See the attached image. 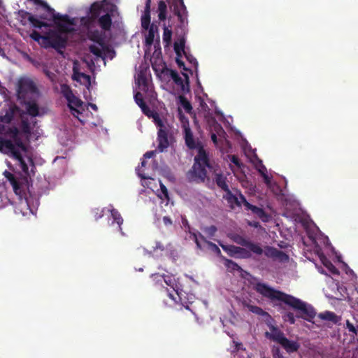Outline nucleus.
I'll return each instance as SVG.
<instances>
[{
  "mask_svg": "<svg viewBox=\"0 0 358 358\" xmlns=\"http://www.w3.org/2000/svg\"><path fill=\"white\" fill-rule=\"evenodd\" d=\"M178 115L183 128L186 145L189 149L196 151L194 158L195 162L192 169L188 174V177L191 180L203 181L206 177L207 169H210L208 164V156L201 143L194 138L189 127L188 118L182 114V110L191 113L192 107L190 102L182 94L178 96Z\"/></svg>",
  "mask_w": 358,
  "mask_h": 358,
  "instance_id": "4",
  "label": "nucleus"
},
{
  "mask_svg": "<svg viewBox=\"0 0 358 358\" xmlns=\"http://www.w3.org/2000/svg\"><path fill=\"white\" fill-rule=\"evenodd\" d=\"M235 348L232 351V358H252L245 349L242 348V345L234 342Z\"/></svg>",
  "mask_w": 358,
  "mask_h": 358,
  "instance_id": "22",
  "label": "nucleus"
},
{
  "mask_svg": "<svg viewBox=\"0 0 358 358\" xmlns=\"http://www.w3.org/2000/svg\"><path fill=\"white\" fill-rule=\"evenodd\" d=\"M319 317L322 320L331 321L334 324L338 323L341 320V317L340 316H338L333 312L330 311H326L320 313L319 315Z\"/></svg>",
  "mask_w": 358,
  "mask_h": 358,
  "instance_id": "25",
  "label": "nucleus"
},
{
  "mask_svg": "<svg viewBox=\"0 0 358 358\" xmlns=\"http://www.w3.org/2000/svg\"><path fill=\"white\" fill-rule=\"evenodd\" d=\"M225 264L228 268L234 269V270L238 268V266L237 264H234V262H232L231 261H229V260H226Z\"/></svg>",
  "mask_w": 358,
  "mask_h": 358,
  "instance_id": "35",
  "label": "nucleus"
},
{
  "mask_svg": "<svg viewBox=\"0 0 358 358\" xmlns=\"http://www.w3.org/2000/svg\"><path fill=\"white\" fill-rule=\"evenodd\" d=\"M142 32L145 37V55L149 56L152 45L155 52L150 58L152 69L158 78L162 82L173 80L176 85L178 92L185 94L189 92V73L191 70L185 66L182 58L185 57L192 66L197 71L198 63L194 57L187 54L185 50V40L180 38L174 43V50L176 54V62L179 68L183 69L182 76L166 68L165 64L160 57V50L158 49L159 34L157 25L150 24V0H146L144 10L141 17Z\"/></svg>",
  "mask_w": 358,
  "mask_h": 358,
  "instance_id": "3",
  "label": "nucleus"
},
{
  "mask_svg": "<svg viewBox=\"0 0 358 358\" xmlns=\"http://www.w3.org/2000/svg\"><path fill=\"white\" fill-rule=\"evenodd\" d=\"M193 236L198 248L201 249H208L217 255L220 253V250L219 248L214 243L206 241L201 236L199 235V238L196 234H191L190 237Z\"/></svg>",
  "mask_w": 358,
  "mask_h": 358,
  "instance_id": "15",
  "label": "nucleus"
},
{
  "mask_svg": "<svg viewBox=\"0 0 358 358\" xmlns=\"http://www.w3.org/2000/svg\"><path fill=\"white\" fill-rule=\"evenodd\" d=\"M163 222H164L165 226H169V225H171L172 224L171 220L168 217H166V216H164L163 217Z\"/></svg>",
  "mask_w": 358,
  "mask_h": 358,
  "instance_id": "38",
  "label": "nucleus"
},
{
  "mask_svg": "<svg viewBox=\"0 0 358 358\" xmlns=\"http://www.w3.org/2000/svg\"><path fill=\"white\" fill-rule=\"evenodd\" d=\"M153 277L154 280L157 282H161L163 280L166 285L170 287V289L166 288V292L168 296L173 301L176 303H180L185 306L186 308H188V306H185V304L187 301L192 302L194 296L191 295L187 297L186 293L180 289V285L173 276L169 275H153Z\"/></svg>",
  "mask_w": 358,
  "mask_h": 358,
  "instance_id": "9",
  "label": "nucleus"
},
{
  "mask_svg": "<svg viewBox=\"0 0 358 358\" xmlns=\"http://www.w3.org/2000/svg\"><path fill=\"white\" fill-rule=\"evenodd\" d=\"M221 247L224 250L227 252L230 255L234 256L236 257H248V253L242 248L232 246V245H224L220 244Z\"/></svg>",
  "mask_w": 358,
  "mask_h": 358,
  "instance_id": "18",
  "label": "nucleus"
},
{
  "mask_svg": "<svg viewBox=\"0 0 358 358\" xmlns=\"http://www.w3.org/2000/svg\"><path fill=\"white\" fill-rule=\"evenodd\" d=\"M0 198L2 201H3L4 199L8 200V201H10L9 199L5 194V185L3 183H0Z\"/></svg>",
  "mask_w": 358,
  "mask_h": 358,
  "instance_id": "32",
  "label": "nucleus"
},
{
  "mask_svg": "<svg viewBox=\"0 0 358 358\" xmlns=\"http://www.w3.org/2000/svg\"><path fill=\"white\" fill-rule=\"evenodd\" d=\"M169 179L170 180H173V177L170 176V177H169Z\"/></svg>",
  "mask_w": 358,
  "mask_h": 358,
  "instance_id": "43",
  "label": "nucleus"
},
{
  "mask_svg": "<svg viewBox=\"0 0 358 358\" xmlns=\"http://www.w3.org/2000/svg\"><path fill=\"white\" fill-rule=\"evenodd\" d=\"M48 76L50 78V79H51V80H53V78H52V76H50V75H48Z\"/></svg>",
  "mask_w": 358,
  "mask_h": 358,
  "instance_id": "46",
  "label": "nucleus"
},
{
  "mask_svg": "<svg viewBox=\"0 0 358 358\" xmlns=\"http://www.w3.org/2000/svg\"><path fill=\"white\" fill-rule=\"evenodd\" d=\"M245 246H247L248 250L250 252H252L253 253L261 254L262 252V248L258 245H255V244L248 242Z\"/></svg>",
  "mask_w": 358,
  "mask_h": 358,
  "instance_id": "29",
  "label": "nucleus"
},
{
  "mask_svg": "<svg viewBox=\"0 0 358 358\" xmlns=\"http://www.w3.org/2000/svg\"><path fill=\"white\" fill-rule=\"evenodd\" d=\"M223 197L227 201L231 208H234L236 206H244L245 210H251L254 215H257L262 221L267 222L268 220V216L262 208L248 203L241 194L234 195L229 189H227Z\"/></svg>",
  "mask_w": 358,
  "mask_h": 358,
  "instance_id": "10",
  "label": "nucleus"
},
{
  "mask_svg": "<svg viewBox=\"0 0 358 358\" xmlns=\"http://www.w3.org/2000/svg\"><path fill=\"white\" fill-rule=\"evenodd\" d=\"M172 31L167 27H164L163 33V42L166 43L165 46H168L171 43Z\"/></svg>",
  "mask_w": 358,
  "mask_h": 358,
  "instance_id": "27",
  "label": "nucleus"
},
{
  "mask_svg": "<svg viewBox=\"0 0 358 358\" xmlns=\"http://www.w3.org/2000/svg\"><path fill=\"white\" fill-rule=\"evenodd\" d=\"M89 106L95 110L97 109V107L95 104L90 103Z\"/></svg>",
  "mask_w": 358,
  "mask_h": 358,
  "instance_id": "40",
  "label": "nucleus"
},
{
  "mask_svg": "<svg viewBox=\"0 0 358 358\" xmlns=\"http://www.w3.org/2000/svg\"><path fill=\"white\" fill-rule=\"evenodd\" d=\"M285 320L289 322L291 324H294L295 322V319L292 313H287L285 316Z\"/></svg>",
  "mask_w": 358,
  "mask_h": 358,
  "instance_id": "37",
  "label": "nucleus"
},
{
  "mask_svg": "<svg viewBox=\"0 0 358 358\" xmlns=\"http://www.w3.org/2000/svg\"><path fill=\"white\" fill-rule=\"evenodd\" d=\"M273 358H284L278 348H273Z\"/></svg>",
  "mask_w": 358,
  "mask_h": 358,
  "instance_id": "36",
  "label": "nucleus"
},
{
  "mask_svg": "<svg viewBox=\"0 0 358 358\" xmlns=\"http://www.w3.org/2000/svg\"><path fill=\"white\" fill-rule=\"evenodd\" d=\"M108 211L110 213V216L113 221L112 224H117V228L121 231V225L123 223V219L117 210L114 209L113 207H109Z\"/></svg>",
  "mask_w": 358,
  "mask_h": 358,
  "instance_id": "24",
  "label": "nucleus"
},
{
  "mask_svg": "<svg viewBox=\"0 0 358 358\" xmlns=\"http://www.w3.org/2000/svg\"><path fill=\"white\" fill-rule=\"evenodd\" d=\"M17 95L24 101L26 113L20 114L18 109L8 101L0 103V152L9 156L16 169H21L24 174L19 177L4 172L17 199L15 202V213L29 216L36 213L38 199L29 189L28 178L34 172V164L26 141H35L43 136L34 117L46 114L48 110L36 103L38 92L29 78L19 80Z\"/></svg>",
  "mask_w": 358,
  "mask_h": 358,
  "instance_id": "1",
  "label": "nucleus"
},
{
  "mask_svg": "<svg viewBox=\"0 0 358 358\" xmlns=\"http://www.w3.org/2000/svg\"><path fill=\"white\" fill-rule=\"evenodd\" d=\"M174 11L180 21L181 25H186L187 24V12L183 0H176Z\"/></svg>",
  "mask_w": 358,
  "mask_h": 358,
  "instance_id": "14",
  "label": "nucleus"
},
{
  "mask_svg": "<svg viewBox=\"0 0 358 358\" xmlns=\"http://www.w3.org/2000/svg\"><path fill=\"white\" fill-rule=\"evenodd\" d=\"M204 231L209 236H212L215 233L216 228L214 226H211L210 227H208V228L205 229Z\"/></svg>",
  "mask_w": 358,
  "mask_h": 358,
  "instance_id": "34",
  "label": "nucleus"
},
{
  "mask_svg": "<svg viewBox=\"0 0 358 358\" xmlns=\"http://www.w3.org/2000/svg\"><path fill=\"white\" fill-rule=\"evenodd\" d=\"M255 290L262 296L270 299L273 303L281 304L284 303L296 311L302 317L310 320L315 316L314 308L308 303L291 295L273 289L267 285L257 282L255 285Z\"/></svg>",
  "mask_w": 358,
  "mask_h": 358,
  "instance_id": "6",
  "label": "nucleus"
},
{
  "mask_svg": "<svg viewBox=\"0 0 358 358\" xmlns=\"http://www.w3.org/2000/svg\"><path fill=\"white\" fill-rule=\"evenodd\" d=\"M238 176H239L238 175ZM237 178H238L240 180V181L242 183V185L245 187H247V185H248V182L245 181L243 178H245V176H243V178H241V177H236Z\"/></svg>",
  "mask_w": 358,
  "mask_h": 358,
  "instance_id": "39",
  "label": "nucleus"
},
{
  "mask_svg": "<svg viewBox=\"0 0 358 358\" xmlns=\"http://www.w3.org/2000/svg\"><path fill=\"white\" fill-rule=\"evenodd\" d=\"M269 330L266 331V336L278 343H280L285 337L282 332L273 325H269Z\"/></svg>",
  "mask_w": 358,
  "mask_h": 358,
  "instance_id": "17",
  "label": "nucleus"
},
{
  "mask_svg": "<svg viewBox=\"0 0 358 358\" xmlns=\"http://www.w3.org/2000/svg\"><path fill=\"white\" fill-rule=\"evenodd\" d=\"M7 164H8V166H10L11 162L8 161V162H7Z\"/></svg>",
  "mask_w": 358,
  "mask_h": 358,
  "instance_id": "44",
  "label": "nucleus"
},
{
  "mask_svg": "<svg viewBox=\"0 0 358 358\" xmlns=\"http://www.w3.org/2000/svg\"><path fill=\"white\" fill-rule=\"evenodd\" d=\"M150 78L151 76L148 67H143L138 71L135 77L134 99L143 113L148 117H152L154 122L159 127L157 149L159 152H163L170 144L168 138L169 126L164 122L157 113L150 110L143 102L144 95L148 94L152 96V87Z\"/></svg>",
  "mask_w": 358,
  "mask_h": 358,
  "instance_id": "5",
  "label": "nucleus"
},
{
  "mask_svg": "<svg viewBox=\"0 0 358 358\" xmlns=\"http://www.w3.org/2000/svg\"><path fill=\"white\" fill-rule=\"evenodd\" d=\"M228 159L230 162L229 166L230 169L234 173V174L236 176H238V171H241V172L243 173V170L242 168V164L240 162L238 157L235 155H228Z\"/></svg>",
  "mask_w": 358,
  "mask_h": 358,
  "instance_id": "21",
  "label": "nucleus"
},
{
  "mask_svg": "<svg viewBox=\"0 0 358 358\" xmlns=\"http://www.w3.org/2000/svg\"><path fill=\"white\" fill-rule=\"evenodd\" d=\"M164 251V248L159 243H156L155 246L153 247V250L152 252L153 253V255L155 257H159L162 255V252Z\"/></svg>",
  "mask_w": 358,
  "mask_h": 358,
  "instance_id": "30",
  "label": "nucleus"
},
{
  "mask_svg": "<svg viewBox=\"0 0 358 358\" xmlns=\"http://www.w3.org/2000/svg\"><path fill=\"white\" fill-rule=\"evenodd\" d=\"M196 98L199 101V110L201 113H203V116L206 118H208L209 113V107L208 106V103L206 101L208 100L207 96L205 94H203L202 96H200L198 90L196 91Z\"/></svg>",
  "mask_w": 358,
  "mask_h": 358,
  "instance_id": "20",
  "label": "nucleus"
},
{
  "mask_svg": "<svg viewBox=\"0 0 358 358\" xmlns=\"http://www.w3.org/2000/svg\"><path fill=\"white\" fill-rule=\"evenodd\" d=\"M257 168L259 173L263 177L264 182L266 184L267 187L271 189L274 182L272 181V177L268 174L266 168L262 164L257 166Z\"/></svg>",
  "mask_w": 358,
  "mask_h": 358,
  "instance_id": "23",
  "label": "nucleus"
},
{
  "mask_svg": "<svg viewBox=\"0 0 358 358\" xmlns=\"http://www.w3.org/2000/svg\"><path fill=\"white\" fill-rule=\"evenodd\" d=\"M60 92L66 99L68 106L72 115L77 117L81 122H83V113L85 111V106L83 102L76 96L69 87L65 84H61Z\"/></svg>",
  "mask_w": 358,
  "mask_h": 358,
  "instance_id": "11",
  "label": "nucleus"
},
{
  "mask_svg": "<svg viewBox=\"0 0 358 358\" xmlns=\"http://www.w3.org/2000/svg\"><path fill=\"white\" fill-rule=\"evenodd\" d=\"M198 85H199V87L201 89V91H202L201 84L199 81H198Z\"/></svg>",
  "mask_w": 358,
  "mask_h": 358,
  "instance_id": "41",
  "label": "nucleus"
},
{
  "mask_svg": "<svg viewBox=\"0 0 358 358\" xmlns=\"http://www.w3.org/2000/svg\"><path fill=\"white\" fill-rule=\"evenodd\" d=\"M262 358H264V357H262Z\"/></svg>",
  "mask_w": 358,
  "mask_h": 358,
  "instance_id": "47",
  "label": "nucleus"
},
{
  "mask_svg": "<svg viewBox=\"0 0 358 358\" xmlns=\"http://www.w3.org/2000/svg\"><path fill=\"white\" fill-rule=\"evenodd\" d=\"M102 217V214H100V215H99V216H97L96 218V219H99V218H100V217Z\"/></svg>",
  "mask_w": 358,
  "mask_h": 358,
  "instance_id": "42",
  "label": "nucleus"
},
{
  "mask_svg": "<svg viewBox=\"0 0 358 358\" xmlns=\"http://www.w3.org/2000/svg\"><path fill=\"white\" fill-rule=\"evenodd\" d=\"M327 282L329 285V288L331 289L330 292L328 290L325 291V294L327 297L341 299L347 294L346 288L338 285V283H335L333 278H329Z\"/></svg>",
  "mask_w": 358,
  "mask_h": 358,
  "instance_id": "13",
  "label": "nucleus"
},
{
  "mask_svg": "<svg viewBox=\"0 0 358 358\" xmlns=\"http://www.w3.org/2000/svg\"><path fill=\"white\" fill-rule=\"evenodd\" d=\"M288 353L296 352L300 347V344L295 341L289 340L284 337L281 342L279 343Z\"/></svg>",
  "mask_w": 358,
  "mask_h": 358,
  "instance_id": "19",
  "label": "nucleus"
},
{
  "mask_svg": "<svg viewBox=\"0 0 358 358\" xmlns=\"http://www.w3.org/2000/svg\"><path fill=\"white\" fill-rule=\"evenodd\" d=\"M225 177L220 174H216L215 180L217 185L220 187L222 189L227 191V189H229L227 185L225 182Z\"/></svg>",
  "mask_w": 358,
  "mask_h": 358,
  "instance_id": "28",
  "label": "nucleus"
},
{
  "mask_svg": "<svg viewBox=\"0 0 358 358\" xmlns=\"http://www.w3.org/2000/svg\"><path fill=\"white\" fill-rule=\"evenodd\" d=\"M166 4L165 2L161 1L159 2L158 4V17L160 20H164L166 18Z\"/></svg>",
  "mask_w": 358,
  "mask_h": 358,
  "instance_id": "26",
  "label": "nucleus"
},
{
  "mask_svg": "<svg viewBox=\"0 0 358 358\" xmlns=\"http://www.w3.org/2000/svg\"><path fill=\"white\" fill-rule=\"evenodd\" d=\"M358 334V325H354L349 320L345 322V331L344 332L345 338L343 341L346 343H352L355 341Z\"/></svg>",
  "mask_w": 358,
  "mask_h": 358,
  "instance_id": "16",
  "label": "nucleus"
},
{
  "mask_svg": "<svg viewBox=\"0 0 358 358\" xmlns=\"http://www.w3.org/2000/svg\"><path fill=\"white\" fill-rule=\"evenodd\" d=\"M322 239L324 243L323 246L320 245L318 241H315V252L318 256L322 264L326 270L321 266H317L318 271L327 275L328 273L330 275L338 274V270L329 260V259H331L334 262H336V261L341 262L342 264L341 268L343 269L346 274L355 275L353 271L351 270L346 264L341 262L340 255H338L330 245L328 238L324 237Z\"/></svg>",
  "mask_w": 358,
  "mask_h": 358,
  "instance_id": "8",
  "label": "nucleus"
},
{
  "mask_svg": "<svg viewBox=\"0 0 358 358\" xmlns=\"http://www.w3.org/2000/svg\"><path fill=\"white\" fill-rule=\"evenodd\" d=\"M116 10L115 6L103 1L93 3L87 10L86 16L80 18L57 15L52 22L48 23L31 15L29 20L36 29L30 37L42 48L59 50L66 46L71 36L86 34L89 39L90 54L81 61H74L72 78L89 90L92 80L87 75L86 69L93 71L99 62L105 65L106 59H112L115 57V52L107 41V32L111 26L110 15Z\"/></svg>",
  "mask_w": 358,
  "mask_h": 358,
  "instance_id": "2",
  "label": "nucleus"
},
{
  "mask_svg": "<svg viewBox=\"0 0 358 358\" xmlns=\"http://www.w3.org/2000/svg\"><path fill=\"white\" fill-rule=\"evenodd\" d=\"M286 208H287V210L289 209V207L288 206V204L286 205Z\"/></svg>",
  "mask_w": 358,
  "mask_h": 358,
  "instance_id": "45",
  "label": "nucleus"
},
{
  "mask_svg": "<svg viewBox=\"0 0 358 358\" xmlns=\"http://www.w3.org/2000/svg\"><path fill=\"white\" fill-rule=\"evenodd\" d=\"M234 240L236 243L243 245H246V244L248 243V241L243 236H241L240 235H235Z\"/></svg>",
  "mask_w": 358,
  "mask_h": 358,
  "instance_id": "33",
  "label": "nucleus"
},
{
  "mask_svg": "<svg viewBox=\"0 0 358 358\" xmlns=\"http://www.w3.org/2000/svg\"><path fill=\"white\" fill-rule=\"evenodd\" d=\"M155 153V151H150L144 155L141 165L136 169V172L141 179L142 185L155 193L161 201V203H165V206L171 208V206L169 204V199L166 187L159 181L160 189H159L157 182L151 177L155 169L151 159Z\"/></svg>",
  "mask_w": 358,
  "mask_h": 358,
  "instance_id": "7",
  "label": "nucleus"
},
{
  "mask_svg": "<svg viewBox=\"0 0 358 358\" xmlns=\"http://www.w3.org/2000/svg\"><path fill=\"white\" fill-rule=\"evenodd\" d=\"M211 131V138L213 143L220 148L222 152H229L231 145L225 138V133L222 128L213 120H208Z\"/></svg>",
  "mask_w": 358,
  "mask_h": 358,
  "instance_id": "12",
  "label": "nucleus"
},
{
  "mask_svg": "<svg viewBox=\"0 0 358 358\" xmlns=\"http://www.w3.org/2000/svg\"><path fill=\"white\" fill-rule=\"evenodd\" d=\"M245 308L252 312V313H254L255 314H257V315H262L264 313V311L259 307L257 306H253V305H250V304H245Z\"/></svg>",
  "mask_w": 358,
  "mask_h": 358,
  "instance_id": "31",
  "label": "nucleus"
}]
</instances>
